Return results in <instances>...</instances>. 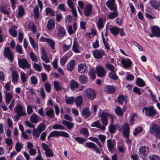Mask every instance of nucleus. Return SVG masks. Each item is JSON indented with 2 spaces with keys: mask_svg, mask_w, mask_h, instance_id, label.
<instances>
[{
  "mask_svg": "<svg viewBox=\"0 0 160 160\" xmlns=\"http://www.w3.org/2000/svg\"><path fill=\"white\" fill-rule=\"evenodd\" d=\"M149 132L158 139L160 138V128L156 124H152L150 127Z\"/></svg>",
  "mask_w": 160,
  "mask_h": 160,
  "instance_id": "nucleus-1",
  "label": "nucleus"
},
{
  "mask_svg": "<svg viewBox=\"0 0 160 160\" xmlns=\"http://www.w3.org/2000/svg\"><path fill=\"white\" fill-rule=\"evenodd\" d=\"M142 111L148 117L154 116L157 113V111L153 106H151L149 107H144L142 109Z\"/></svg>",
  "mask_w": 160,
  "mask_h": 160,
  "instance_id": "nucleus-2",
  "label": "nucleus"
},
{
  "mask_svg": "<svg viewBox=\"0 0 160 160\" xmlns=\"http://www.w3.org/2000/svg\"><path fill=\"white\" fill-rule=\"evenodd\" d=\"M100 116L102 122L104 125H107L108 124V118H109L110 119L111 123H113V117L112 115L109 114L108 113L102 112Z\"/></svg>",
  "mask_w": 160,
  "mask_h": 160,
  "instance_id": "nucleus-3",
  "label": "nucleus"
},
{
  "mask_svg": "<svg viewBox=\"0 0 160 160\" xmlns=\"http://www.w3.org/2000/svg\"><path fill=\"white\" fill-rule=\"evenodd\" d=\"M18 64L19 67L23 69H29L31 67L30 64L25 58L18 59Z\"/></svg>",
  "mask_w": 160,
  "mask_h": 160,
  "instance_id": "nucleus-4",
  "label": "nucleus"
},
{
  "mask_svg": "<svg viewBox=\"0 0 160 160\" xmlns=\"http://www.w3.org/2000/svg\"><path fill=\"white\" fill-rule=\"evenodd\" d=\"M3 55L4 57L7 58L11 62L13 61L14 56L9 48L5 47L3 51Z\"/></svg>",
  "mask_w": 160,
  "mask_h": 160,
  "instance_id": "nucleus-5",
  "label": "nucleus"
},
{
  "mask_svg": "<svg viewBox=\"0 0 160 160\" xmlns=\"http://www.w3.org/2000/svg\"><path fill=\"white\" fill-rule=\"evenodd\" d=\"M149 148L146 146L141 147L139 149V155L140 157L144 159L146 157L149 152Z\"/></svg>",
  "mask_w": 160,
  "mask_h": 160,
  "instance_id": "nucleus-6",
  "label": "nucleus"
},
{
  "mask_svg": "<svg viewBox=\"0 0 160 160\" xmlns=\"http://www.w3.org/2000/svg\"><path fill=\"white\" fill-rule=\"evenodd\" d=\"M42 146L43 149L45 151V153L47 157H51L53 156V152L48 145L42 143Z\"/></svg>",
  "mask_w": 160,
  "mask_h": 160,
  "instance_id": "nucleus-7",
  "label": "nucleus"
},
{
  "mask_svg": "<svg viewBox=\"0 0 160 160\" xmlns=\"http://www.w3.org/2000/svg\"><path fill=\"white\" fill-rule=\"evenodd\" d=\"M50 133L52 137L62 136L68 138L69 136V134L68 133L64 131H54L51 132Z\"/></svg>",
  "mask_w": 160,
  "mask_h": 160,
  "instance_id": "nucleus-8",
  "label": "nucleus"
},
{
  "mask_svg": "<svg viewBox=\"0 0 160 160\" xmlns=\"http://www.w3.org/2000/svg\"><path fill=\"white\" fill-rule=\"evenodd\" d=\"M14 111L17 114L24 116H27L26 113L24 110L23 107L19 104L17 105L14 108Z\"/></svg>",
  "mask_w": 160,
  "mask_h": 160,
  "instance_id": "nucleus-9",
  "label": "nucleus"
},
{
  "mask_svg": "<svg viewBox=\"0 0 160 160\" xmlns=\"http://www.w3.org/2000/svg\"><path fill=\"white\" fill-rule=\"evenodd\" d=\"M122 133L124 137L129 136L130 128L128 123H126L123 124L122 126Z\"/></svg>",
  "mask_w": 160,
  "mask_h": 160,
  "instance_id": "nucleus-10",
  "label": "nucleus"
},
{
  "mask_svg": "<svg viewBox=\"0 0 160 160\" xmlns=\"http://www.w3.org/2000/svg\"><path fill=\"white\" fill-rule=\"evenodd\" d=\"M115 1V0H108L106 2V5L111 10L116 11L117 10Z\"/></svg>",
  "mask_w": 160,
  "mask_h": 160,
  "instance_id": "nucleus-11",
  "label": "nucleus"
},
{
  "mask_svg": "<svg viewBox=\"0 0 160 160\" xmlns=\"http://www.w3.org/2000/svg\"><path fill=\"white\" fill-rule=\"evenodd\" d=\"M96 72L98 76V77H103L105 76L106 75V72L104 69L101 66H98L97 67Z\"/></svg>",
  "mask_w": 160,
  "mask_h": 160,
  "instance_id": "nucleus-12",
  "label": "nucleus"
},
{
  "mask_svg": "<svg viewBox=\"0 0 160 160\" xmlns=\"http://www.w3.org/2000/svg\"><path fill=\"white\" fill-rule=\"evenodd\" d=\"M92 10V5L90 4H88L84 10V15L87 17H89L91 15Z\"/></svg>",
  "mask_w": 160,
  "mask_h": 160,
  "instance_id": "nucleus-13",
  "label": "nucleus"
},
{
  "mask_svg": "<svg viewBox=\"0 0 160 160\" xmlns=\"http://www.w3.org/2000/svg\"><path fill=\"white\" fill-rule=\"evenodd\" d=\"M85 146L90 148H93L97 153L99 154H101L98 148L97 147L95 144L92 142H86Z\"/></svg>",
  "mask_w": 160,
  "mask_h": 160,
  "instance_id": "nucleus-14",
  "label": "nucleus"
},
{
  "mask_svg": "<svg viewBox=\"0 0 160 160\" xmlns=\"http://www.w3.org/2000/svg\"><path fill=\"white\" fill-rule=\"evenodd\" d=\"M92 54L96 59H101L103 56L104 52L102 50H95L93 51Z\"/></svg>",
  "mask_w": 160,
  "mask_h": 160,
  "instance_id": "nucleus-15",
  "label": "nucleus"
},
{
  "mask_svg": "<svg viewBox=\"0 0 160 160\" xmlns=\"http://www.w3.org/2000/svg\"><path fill=\"white\" fill-rule=\"evenodd\" d=\"M121 62L123 65V67L126 69L130 67L132 64V62L129 59H122Z\"/></svg>",
  "mask_w": 160,
  "mask_h": 160,
  "instance_id": "nucleus-16",
  "label": "nucleus"
},
{
  "mask_svg": "<svg viewBox=\"0 0 160 160\" xmlns=\"http://www.w3.org/2000/svg\"><path fill=\"white\" fill-rule=\"evenodd\" d=\"M42 56L41 58L42 60L45 63H49L50 62V60L47 55L46 54V51L44 48H42L41 49Z\"/></svg>",
  "mask_w": 160,
  "mask_h": 160,
  "instance_id": "nucleus-17",
  "label": "nucleus"
},
{
  "mask_svg": "<svg viewBox=\"0 0 160 160\" xmlns=\"http://www.w3.org/2000/svg\"><path fill=\"white\" fill-rule=\"evenodd\" d=\"M86 93L87 96L90 99L92 100L95 97L96 95L95 92L91 89L89 88L87 89Z\"/></svg>",
  "mask_w": 160,
  "mask_h": 160,
  "instance_id": "nucleus-18",
  "label": "nucleus"
},
{
  "mask_svg": "<svg viewBox=\"0 0 160 160\" xmlns=\"http://www.w3.org/2000/svg\"><path fill=\"white\" fill-rule=\"evenodd\" d=\"M152 33L155 36L159 37L160 36V28L157 26H154L151 27Z\"/></svg>",
  "mask_w": 160,
  "mask_h": 160,
  "instance_id": "nucleus-19",
  "label": "nucleus"
},
{
  "mask_svg": "<svg viewBox=\"0 0 160 160\" xmlns=\"http://www.w3.org/2000/svg\"><path fill=\"white\" fill-rule=\"evenodd\" d=\"M107 142L108 150L111 152L113 150L114 147L115 145V142L111 139L107 140Z\"/></svg>",
  "mask_w": 160,
  "mask_h": 160,
  "instance_id": "nucleus-20",
  "label": "nucleus"
},
{
  "mask_svg": "<svg viewBox=\"0 0 160 160\" xmlns=\"http://www.w3.org/2000/svg\"><path fill=\"white\" fill-rule=\"evenodd\" d=\"M39 117L34 113H33L30 116V121L32 123H37L39 119Z\"/></svg>",
  "mask_w": 160,
  "mask_h": 160,
  "instance_id": "nucleus-21",
  "label": "nucleus"
},
{
  "mask_svg": "<svg viewBox=\"0 0 160 160\" xmlns=\"http://www.w3.org/2000/svg\"><path fill=\"white\" fill-rule=\"evenodd\" d=\"M6 93L5 95V103L7 105L10 102L12 98V94L9 92H5Z\"/></svg>",
  "mask_w": 160,
  "mask_h": 160,
  "instance_id": "nucleus-22",
  "label": "nucleus"
},
{
  "mask_svg": "<svg viewBox=\"0 0 160 160\" xmlns=\"http://www.w3.org/2000/svg\"><path fill=\"white\" fill-rule=\"evenodd\" d=\"M74 101L77 107H80L83 101L82 97L81 96H79L76 97L75 99H74Z\"/></svg>",
  "mask_w": 160,
  "mask_h": 160,
  "instance_id": "nucleus-23",
  "label": "nucleus"
},
{
  "mask_svg": "<svg viewBox=\"0 0 160 160\" xmlns=\"http://www.w3.org/2000/svg\"><path fill=\"white\" fill-rule=\"evenodd\" d=\"M55 22L52 19L48 20L47 25V27L48 30L53 29L55 27Z\"/></svg>",
  "mask_w": 160,
  "mask_h": 160,
  "instance_id": "nucleus-24",
  "label": "nucleus"
},
{
  "mask_svg": "<svg viewBox=\"0 0 160 160\" xmlns=\"http://www.w3.org/2000/svg\"><path fill=\"white\" fill-rule=\"evenodd\" d=\"M105 91L108 93H113L115 91L114 87L113 86L108 85L105 87Z\"/></svg>",
  "mask_w": 160,
  "mask_h": 160,
  "instance_id": "nucleus-25",
  "label": "nucleus"
},
{
  "mask_svg": "<svg viewBox=\"0 0 160 160\" xmlns=\"http://www.w3.org/2000/svg\"><path fill=\"white\" fill-rule=\"evenodd\" d=\"M150 3L155 9L158 10L160 9V2L154 0H152L150 1Z\"/></svg>",
  "mask_w": 160,
  "mask_h": 160,
  "instance_id": "nucleus-26",
  "label": "nucleus"
},
{
  "mask_svg": "<svg viewBox=\"0 0 160 160\" xmlns=\"http://www.w3.org/2000/svg\"><path fill=\"white\" fill-rule=\"evenodd\" d=\"M78 70L81 73H84L87 71L86 65L83 64H79L78 67Z\"/></svg>",
  "mask_w": 160,
  "mask_h": 160,
  "instance_id": "nucleus-27",
  "label": "nucleus"
},
{
  "mask_svg": "<svg viewBox=\"0 0 160 160\" xmlns=\"http://www.w3.org/2000/svg\"><path fill=\"white\" fill-rule=\"evenodd\" d=\"M75 63V61L74 60H71L67 65V70L69 71H72L74 68Z\"/></svg>",
  "mask_w": 160,
  "mask_h": 160,
  "instance_id": "nucleus-28",
  "label": "nucleus"
},
{
  "mask_svg": "<svg viewBox=\"0 0 160 160\" xmlns=\"http://www.w3.org/2000/svg\"><path fill=\"white\" fill-rule=\"evenodd\" d=\"M70 87L72 91H75L78 87V83L73 79L70 82Z\"/></svg>",
  "mask_w": 160,
  "mask_h": 160,
  "instance_id": "nucleus-29",
  "label": "nucleus"
},
{
  "mask_svg": "<svg viewBox=\"0 0 160 160\" xmlns=\"http://www.w3.org/2000/svg\"><path fill=\"white\" fill-rule=\"evenodd\" d=\"M65 31L63 28L60 27L58 29L57 35L59 37H63L65 36Z\"/></svg>",
  "mask_w": 160,
  "mask_h": 160,
  "instance_id": "nucleus-30",
  "label": "nucleus"
},
{
  "mask_svg": "<svg viewBox=\"0 0 160 160\" xmlns=\"http://www.w3.org/2000/svg\"><path fill=\"white\" fill-rule=\"evenodd\" d=\"M46 115L50 118H53L54 117V110L52 108H48L46 112Z\"/></svg>",
  "mask_w": 160,
  "mask_h": 160,
  "instance_id": "nucleus-31",
  "label": "nucleus"
},
{
  "mask_svg": "<svg viewBox=\"0 0 160 160\" xmlns=\"http://www.w3.org/2000/svg\"><path fill=\"white\" fill-rule=\"evenodd\" d=\"M19 78L18 73L15 71H12V81L13 83H16Z\"/></svg>",
  "mask_w": 160,
  "mask_h": 160,
  "instance_id": "nucleus-32",
  "label": "nucleus"
},
{
  "mask_svg": "<svg viewBox=\"0 0 160 160\" xmlns=\"http://www.w3.org/2000/svg\"><path fill=\"white\" fill-rule=\"evenodd\" d=\"M62 124L65 125L68 129H71L73 127V123L66 120H62Z\"/></svg>",
  "mask_w": 160,
  "mask_h": 160,
  "instance_id": "nucleus-33",
  "label": "nucleus"
},
{
  "mask_svg": "<svg viewBox=\"0 0 160 160\" xmlns=\"http://www.w3.org/2000/svg\"><path fill=\"white\" fill-rule=\"evenodd\" d=\"M111 32L114 36H116L119 32L120 28L117 27H112L110 28Z\"/></svg>",
  "mask_w": 160,
  "mask_h": 160,
  "instance_id": "nucleus-34",
  "label": "nucleus"
},
{
  "mask_svg": "<svg viewBox=\"0 0 160 160\" xmlns=\"http://www.w3.org/2000/svg\"><path fill=\"white\" fill-rule=\"evenodd\" d=\"M115 113L118 116L120 117L123 115V112L122 109L118 106H117L115 109Z\"/></svg>",
  "mask_w": 160,
  "mask_h": 160,
  "instance_id": "nucleus-35",
  "label": "nucleus"
},
{
  "mask_svg": "<svg viewBox=\"0 0 160 160\" xmlns=\"http://www.w3.org/2000/svg\"><path fill=\"white\" fill-rule=\"evenodd\" d=\"M82 113L83 116L86 118H87L90 115L91 112L88 108H85L82 109Z\"/></svg>",
  "mask_w": 160,
  "mask_h": 160,
  "instance_id": "nucleus-36",
  "label": "nucleus"
},
{
  "mask_svg": "<svg viewBox=\"0 0 160 160\" xmlns=\"http://www.w3.org/2000/svg\"><path fill=\"white\" fill-rule=\"evenodd\" d=\"M79 80L81 83L84 84L88 82V79L85 76L81 75L79 77Z\"/></svg>",
  "mask_w": 160,
  "mask_h": 160,
  "instance_id": "nucleus-37",
  "label": "nucleus"
},
{
  "mask_svg": "<svg viewBox=\"0 0 160 160\" xmlns=\"http://www.w3.org/2000/svg\"><path fill=\"white\" fill-rule=\"evenodd\" d=\"M79 45L76 41H74L72 46V50L76 53H79L80 51L78 49Z\"/></svg>",
  "mask_w": 160,
  "mask_h": 160,
  "instance_id": "nucleus-38",
  "label": "nucleus"
},
{
  "mask_svg": "<svg viewBox=\"0 0 160 160\" xmlns=\"http://www.w3.org/2000/svg\"><path fill=\"white\" fill-rule=\"evenodd\" d=\"M109 77L114 80L118 79V76L116 75L115 71L110 72L108 74Z\"/></svg>",
  "mask_w": 160,
  "mask_h": 160,
  "instance_id": "nucleus-39",
  "label": "nucleus"
},
{
  "mask_svg": "<svg viewBox=\"0 0 160 160\" xmlns=\"http://www.w3.org/2000/svg\"><path fill=\"white\" fill-rule=\"evenodd\" d=\"M41 132L37 129L34 128L32 130V135L34 137V138L36 139L38 138Z\"/></svg>",
  "mask_w": 160,
  "mask_h": 160,
  "instance_id": "nucleus-40",
  "label": "nucleus"
},
{
  "mask_svg": "<svg viewBox=\"0 0 160 160\" xmlns=\"http://www.w3.org/2000/svg\"><path fill=\"white\" fill-rule=\"evenodd\" d=\"M88 139L90 140L93 141L97 143L101 148H102V146L97 138L90 137Z\"/></svg>",
  "mask_w": 160,
  "mask_h": 160,
  "instance_id": "nucleus-41",
  "label": "nucleus"
},
{
  "mask_svg": "<svg viewBox=\"0 0 160 160\" xmlns=\"http://www.w3.org/2000/svg\"><path fill=\"white\" fill-rule=\"evenodd\" d=\"M88 139L90 140L93 141L97 143L101 148H102V146L97 138L90 137Z\"/></svg>",
  "mask_w": 160,
  "mask_h": 160,
  "instance_id": "nucleus-42",
  "label": "nucleus"
},
{
  "mask_svg": "<svg viewBox=\"0 0 160 160\" xmlns=\"http://www.w3.org/2000/svg\"><path fill=\"white\" fill-rule=\"evenodd\" d=\"M136 82L137 84L141 87H143L145 85L144 81L142 79L139 78H137Z\"/></svg>",
  "mask_w": 160,
  "mask_h": 160,
  "instance_id": "nucleus-43",
  "label": "nucleus"
},
{
  "mask_svg": "<svg viewBox=\"0 0 160 160\" xmlns=\"http://www.w3.org/2000/svg\"><path fill=\"white\" fill-rule=\"evenodd\" d=\"M113 12H111L109 13L108 18L110 19H112L115 18L118 16V13L116 10Z\"/></svg>",
  "mask_w": 160,
  "mask_h": 160,
  "instance_id": "nucleus-44",
  "label": "nucleus"
},
{
  "mask_svg": "<svg viewBox=\"0 0 160 160\" xmlns=\"http://www.w3.org/2000/svg\"><path fill=\"white\" fill-rule=\"evenodd\" d=\"M74 138L76 141L80 144H83L86 141L85 139L81 137H77Z\"/></svg>",
  "mask_w": 160,
  "mask_h": 160,
  "instance_id": "nucleus-45",
  "label": "nucleus"
},
{
  "mask_svg": "<svg viewBox=\"0 0 160 160\" xmlns=\"http://www.w3.org/2000/svg\"><path fill=\"white\" fill-rule=\"evenodd\" d=\"M53 84L54 88L57 91H58L61 89L62 87L58 81H54Z\"/></svg>",
  "mask_w": 160,
  "mask_h": 160,
  "instance_id": "nucleus-46",
  "label": "nucleus"
},
{
  "mask_svg": "<svg viewBox=\"0 0 160 160\" xmlns=\"http://www.w3.org/2000/svg\"><path fill=\"white\" fill-rule=\"evenodd\" d=\"M29 55L31 60L34 62H37L38 61V59L37 56L34 53L32 52H31L29 53Z\"/></svg>",
  "mask_w": 160,
  "mask_h": 160,
  "instance_id": "nucleus-47",
  "label": "nucleus"
},
{
  "mask_svg": "<svg viewBox=\"0 0 160 160\" xmlns=\"http://www.w3.org/2000/svg\"><path fill=\"white\" fill-rule=\"evenodd\" d=\"M45 11L47 15L49 16H54V12L52 10L49 8H46Z\"/></svg>",
  "mask_w": 160,
  "mask_h": 160,
  "instance_id": "nucleus-48",
  "label": "nucleus"
},
{
  "mask_svg": "<svg viewBox=\"0 0 160 160\" xmlns=\"http://www.w3.org/2000/svg\"><path fill=\"white\" fill-rule=\"evenodd\" d=\"M68 59V56L66 55L63 56L60 59V62L61 65L63 66L66 63Z\"/></svg>",
  "mask_w": 160,
  "mask_h": 160,
  "instance_id": "nucleus-49",
  "label": "nucleus"
},
{
  "mask_svg": "<svg viewBox=\"0 0 160 160\" xmlns=\"http://www.w3.org/2000/svg\"><path fill=\"white\" fill-rule=\"evenodd\" d=\"M80 133L87 137L89 136V133L88 129L85 128L81 129L80 131Z\"/></svg>",
  "mask_w": 160,
  "mask_h": 160,
  "instance_id": "nucleus-50",
  "label": "nucleus"
},
{
  "mask_svg": "<svg viewBox=\"0 0 160 160\" xmlns=\"http://www.w3.org/2000/svg\"><path fill=\"white\" fill-rule=\"evenodd\" d=\"M18 16L22 17L23 15L24 9L22 6H19L18 7Z\"/></svg>",
  "mask_w": 160,
  "mask_h": 160,
  "instance_id": "nucleus-51",
  "label": "nucleus"
},
{
  "mask_svg": "<svg viewBox=\"0 0 160 160\" xmlns=\"http://www.w3.org/2000/svg\"><path fill=\"white\" fill-rule=\"evenodd\" d=\"M33 12L35 17L37 18H38L39 15V12L38 6H37L34 7Z\"/></svg>",
  "mask_w": 160,
  "mask_h": 160,
  "instance_id": "nucleus-52",
  "label": "nucleus"
},
{
  "mask_svg": "<svg viewBox=\"0 0 160 160\" xmlns=\"http://www.w3.org/2000/svg\"><path fill=\"white\" fill-rule=\"evenodd\" d=\"M116 128V125H114L112 124V123H111V124L109 126V131L111 133H114L115 132V129Z\"/></svg>",
  "mask_w": 160,
  "mask_h": 160,
  "instance_id": "nucleus-53",
  "label": "nucleus"
},
{
  "mask_svg": "<svg viewBox=\"0 0 160 160\" xmlns=\"http://www.w3.org/2000/svg\"><path fill=\"white\" fill-rule=\"evenodd\" d=\"M52 128L54 129H61L65 130L66 128L65 127L60 125L55 124L53 125Z\"/></svg>",
  "mask_w": 160,
  "mask_h": 160,
  "instance_id": "nucleus-54",
  "label": "nucleus"
},
{
  "mask_svg": "<svg viewBox=\"0 0 160 160\" xmlns=\"http://www.w3.org/2000/svg\"><path fill=\"white\" fill-rule=\"evenodd\" d=\"M74 101V98L73 97L67 98L65 100V102L68 104L72 103Z\"/></svg>",
  "mask_w": 160,
  "mask_h": 160,
  "instance_id": "nucleus-55",
  "label": "nucleus"
},
{
  "mask_svg": "<svg viewBox=\"0 0 160 160\" xmlns=\"http://www.w3.org/2000/svg\"><path fill=\"white\" fill-rule=\"evenodd\" d=\"M98 27L99 29L102 28L103 27V19L102 18L99 19L98 21Z\"/></svg>",
  "mask_w": 160,
  "mask_h": 160,
  "instance_id": "nucleus-56",
  "label": "nucleus"
},
{
  "mask_svg": "<svg viewBox=\"0 0 160 160\" xmlns=\"http://www.w3.org/2000/svg\"><path fill=\"white\" fill-rule=\"evenodd\" d=\"M23 147V145L21 143L19 142L16 143L15 145V149L16 151L18 152H19Z\"/></svg>",
  "mask_w": 160,
  "mask_h": 160,
  "instance_id": "nucleus-57",
  "label": "nucleus"
},
{
  "mask_svg": "<svg viewBox=\"0 0 160 160\" xmlns=\"http://www.w3.org/2000/svg\"><path fill=\"white\" fill-rule=\"evenodd\" d=\"M46 128V126L44 124L41 123L39 124L37 127V129L41 132L43 131Z\"/></svg>",
  "mask_w": 160,
  "mask_h": 160,
  "instance_id": "nucleus-58",
  "label": "nucleus"
},
{
  "mask_svg": "<svg viewBox=\"0 0 160 160\" xmlns=\"http://www.w3.org/2000/svg\"><path fill=\"white\" fill-rule=\"evenodd\" d=\"M105 67L107 69L111 71H114L115 68L113 66L109 63H107L106 64Z\"/></svg>",
  "mask_w": 160,
  "mask_h": 160,
  "instance_id": "nucleus-59",
  "label": "nucleus"
},
{
  "mask_svg": "<svg viewBox=\"0 0 160 160\" xmlns=\"http://www.w3.org/2000/svg\"><path fill=\"white\" fill-rule=\"evenodd\" d=\"M142 128L141 127L139 126L136 128L135 131L133 132V134L134 136H136L138 133L141 132L142 131Z\"/></svg>",
  "mask_w": 160,
  "mask_h": 160,
  "instance_id": "nucleus-60",
  "label": "nucleus"
},
{
  "mask_svg": "<svg viewBox=\"0 0 160 160\" xmlns=\"http://www.w3.org/2000/svg\"><path fill=\"white\" fill-rule=\"evenodd\" d=\"M47 42L49 44L52 49H54L55 42L54 41L49 38Z\"/></svg>",
  "mask_w": 160,
  "mask_h": 160,
  "instance_id": "nucleus-61",
  "label": "nucleus"
},
{
  "mask_svg": "<svg viewBox=\"0 0 160 160\" xmlns=\"http://www.w3.org/2000/svg\"><path fill=\"white\" fill-rule=\"evenodd\" d=\"M45 89L48 92H50L51 91V85L49 83H46L44 84Z\"/></svg>",
  "mask_w": 160,
  "mask_h": 160,
  "instance_id": "nucleus-62",
  "label": "nucleus"
},
{
  "mask_svg": "<svg viewBox=\"0 0 160 160\" xmlns=\"http://www.w3.org/2000/svg\"><path fill=\"white\" fill-rule=\"evenodd\" d=\"M118 150L120 152H124L126 150L125 147L123 144H122L118 146Z\"/></svg>",
  "mask_w": 160,
  "mask_h": 160,
  "instance_id": "nucleus-63",
  "label": "nucleus"
},
{
  "mask_svg": "<svg viewBox=\"0 0 160 160\" xmlns=\"http://www.w3.org/2000/svg\"><path fill=\"white\" fill-rule=\"evenodd\" d=\"M118 102L121 104L123 103V102H124L125 100V97L123 95H119L118 98Z\"/></svg>",
  "mask_w": 160,
  "mask_h": 160,
  "instance_id": "nucleus-64",
  "label": "nucleus"
}]
</instances>
